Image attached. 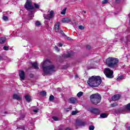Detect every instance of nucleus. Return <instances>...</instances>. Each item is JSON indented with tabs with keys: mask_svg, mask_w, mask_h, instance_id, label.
Segmentation results:
<instances>
[{
	"mask_svg": "<svg viewBox=\"0 0 130 130\" xmlns=\"http://www.w3.org/2000/svg\"><path fill=\"white\" fill-rule=\"evenodd\" d=\"M41 95H42V96H46V92L43 91L42 92H40Z\"/></svg>",
	"mask_w": 130,
	"mask_h": 130,
	"instance_id": "obj_29",
	"label": "nucleus"
},
{
	"mask_svg": "<svg viewBox=\"0 0 130 130\" xmlns=\"http://www.w3.org/2000/svg\"><path fill=\"white\" fill-rule=\"evenodd\" d=\"M44 18L45 20H50V19H51L50 18V16L49 15V14H48L47 15H44Z\"/></svg>",
	"mask_w": 130,
	"mask_h": 130,
	"instance_id": "obj_20",
	"label": "nucleus"
},
{
	"mask_svg": "<svg viewBox=\"0 0 130 130\" xmlns=\"http://www.w3.org/2000/svg\"><path fill=\"white\" fill-rule=\"evenodd\" d=\"M19 76L21 81H24L26 78L25 72L23 70H19Z\"/></svg>",
	"mask_w": 130,
	"mask_h": 130,
	"instance_id": "obj_8",
	"label": "nucleus"
},
{
	"mask_svg": "<svg viewBox=\"0 0 130 130\" xmlns=\"http://www.w3.org/2000/svg\"><path fill=\"white\" fill-rule=\"evenodd\" d=\"M108 3V0H104L102 1V4H107Z\"/></svg>",
	"mask_w": 130,
	"mask_h": 130,
	"instance_id": "obj_38",
	"label": "nucleus"
},
{
	"mask_svg": "<svg viewBox=\"0 0 130 130\" xmlns=\"http://www.w3.org/2000/svg\"><path fill=\"white\" fill-rule=\"evenodd\" d=\"M88 111H90L92 114H95V115H99L101 111L98 108H90L88 109Z\"/></svg>",
	"mask_w": 130,
	"mask_h": 130,
	"instance_id": "obj_7",
	"label": "nucleus"
},
{
	"mask_svg": "<svg viewBox=\"0 0 130 130\" xmlns=\"http://www.w3.org/2000/svg\"><path fill=\"white\" fill-rule=\"evenodd\" d=\"M32 67L35 70H38L39 69V67H38V64H37V62H35L32 63Z\"/></svg>",
	"mask_w": 130,
	"mask_h": 130,
	"instance_id": "obj_17",
	"label": "nucleus"
},
{
	"mask_svg": "<svg viewBox=\"0 0 130 130\" xmlns=\"http://www.w3.org/2000/svg\"><path fill=\"white\" fill-rule=\"evenodd\" d=\"M107 114L106 113H102L100 115V117L102 118H107Z\"/></svg>",
	"mask_w": 130,
	"mask_h": 130,
	"instance_id": "obj_21",
	"label": "nucleus"
},
{
	"mask_svg": "<svg viewBox=\"0 0 130 130\" xmlns=\"http://www.w3.org/2000/svg\"><path fill=\"white\" fill-rule=\"evenodd\" d=\"M89 98L90 102H91L92 104L97 105V104H99V103L101 102V99L102 98L101 97V95L98 93H96L91 94Z\"/></svg>",
	"mask_w": 130,
	"mask_h": 130,
	"instance_id": "obj_4",
	"label": "nucleus"
},
{
	"mask_svg": "<svg viewBox=\"0 0 130 130\" xmlns=\"http://www.w3.org/2000/svg\"><path fill=\"white\" fill-rule=\"evenodd\" d=\"M69 102L70 103H72V104H75L77 102V99L75 98H71L69 100Z\"/></svg>",
	"mask_w": 130,
	"mask_h": 130,
	"instance_id": "obj_12",
	"label": "nucleus"
},
{
	"mask_svg": "<svg viewBox=\"0 0 130 130\" xmlns=\"http://www.w3.org/2000/svg\"><path fill=\"white\" fill-rule=\"evenodd\" d=\"M3 19L4 21H8L9 20V18H8L7 16H3Z\"/></svg>",
	"mask_w": 130,
	"mask_h": 130,
	"instance_id": "obj_31",
	"label": "nucleus"
},
{
	"mask_svg": "<svg viewBox=\"0 0 130 130\" xmlns=\"http://www.w3.org/2000/svg\"><path fill=\"white\" fill-rule=\"evenodd\" d=\"M111 107H115V106H117V103H113L111 104Z\"/></svg>",
	"mask_w": 130,
	"mask_h": 130,
	"instance_id": "obj_35",
	"label": "nucleus"
},
{
	"mask_svg": "<svg viewBox=\"0 0 130 130\" xmlns=\"http://www.w3.org/2000/svg\"><path fill=\"white\" fill-rule=\"evenodd\" d=\"M67 40H72V39L70 38L69 37H67Z\"/></svg>",
	"mask_w": 130,
	"mask_h": 130,
	"instance_id": "obj_44",
	"label": "nucleus"
},
{
	"mask_svg": "<svg viewBox=\"0 0 130 130\" xmlns=\"http://www.w3.org/2000/svg\"><path fill=\"white\" fill-rule=\"evenodd\" d=\"M62 23H69L71 22V19L68 18H64L61 20Z\"/></svg>",
	"mask_w": 130,
	"mask_h": 130,
	"instance_id": "obj_16",
	"label": "nucleus"
},
{
	"mask_svg": "<svg viewBox=\"0 0 130 130\" xmlns=\"http://www.w3.org/2000/svg\"><path fill=\"white\" fill-rule=\"evenodd\" d=\"M75 77H76V78H79V77H78V75H75Z\"/></svg>",
	"mask_w": 130,
	"mask_h": 130,
	"instance_id": "obj_50",
	"label": "nucleus"
},
{
	"mask_svg": "<svg viewBox=\"0 0 130 130\" xmlns=\"http://www.w3.org/2000/svg\"><path fill=\"white\" fill-rule=\"evenodd\" d=\"M119 62L118 58L110 57L106 59V64L111 69H114Z\"/></svg>",
	"mask_w": 130,
	"mask_h": 130,
	"instance_id": "obj_3",
	"label": "nucleus"
},
{
	"mask_svg": "<svg viewBox=\"0 0 130 130\" xmlns=\"http://www.w3.org/2000/svg\"><path fill=\"white\" fill-rule=\"evenodd\" d=\"M24 98L28 103H30V102H31V96L30 95H26L24 96Z\"/></svg>",
	"mask_w": 130,
	"mask_h": 130,
	"instance_id": "obj_14",
	"label": "nucleus"
},
{
	"mask_svg": "<svg viewBox=\"0 0 130 130\" xmlns=\"http://www.w3.org/2000/svg\"><path fill=\"white\" fill-rule=\"evenodd\" d=\"M3 49H4V50L8 51V50H9V47H8V46H4L3 47Z\"/></svg>",
	"mask_w": 130,
	"mask_h": 130,
	"instance_id": "obj_37",
	"label": "nucleus"
},
{
	"mask_svg": "<svg viewBox=\"0 0 130 130\" xmlns=\"http://www.w3.org/2000/svg\"><path fill=\"white\" fill-rule=\"evenodd\" d=\"M59 47H61L62 46V44L61 43L59 44Z\"/></svg>",
	"mask_w": 130,
	"mask_h": 130,
	"instance_id": "obj_47",
	"label": "nucleus"
},
{
	"mask_svg": "<svg viewBox=\"0 0 130 130\" xmlns=\"http://www.w3.org/2000/svg\"><path fill=\"white\" fill-rule=\"evenodd\" d=\"M78 28L80 29V30H84V29H85V27H84L83 25H79Z\"/></svg>",
	"mask_w": 130,
	"mask_h": 130,
	"instance_id": "obj_32",
	"label": "nucleus"
},
{
	"mask_svg": "<svg viewBox=\"0 0 130 130\" xmlns=\"http://www.w3.org/2000/svg\"><path fill=\"white\" fill-rule=\"evenodd\" d=\"M83 94H84L83 92L80 91L77 93V97H81V96H83Z\"/></svg>",
	"mask_w": 130,
	"mask_h": 130,
	"instance_id": "obj_24",
	"label": "nucleus"
},
{
	"mask_svg": "<svg viewBox=\"0 0 130 130\" xmlns=\"http://www.w3.org/2000/svg\"><path fill=\"white\" fill-rule=\"evenodd\" d=\"M76 123L77 125H79L80 126H84L86 125V122L83 121L81 120H77Z\"/></svg>",
	"mask_w": 130,
	"mask_h": 130,
	"instance_id": "obj_10",
	"label": "nucleus"
},
{
	"mask_svg": "<svg viewBox=\"0 0 130 130\" xmlns=\"http://www.w3.org/2000/svg\"><path fill=\"white\" fill-rule=\"evenodd\" d=\"M34 6H35V9H39V8H40V6L39 4H37L36 3L34 4Z\"/></svg>",
	"mask_w": 130,
	"mask_h": 130,
	"instance_id": "obj_27",
	"label": "nucleus"
},
{
	"mask_svg": "<svg viewBox=\"0 0 130 130\" xmlns=\"http://www.w3.org/2000/svg\"><path fill=\"white\" fill-rule=\"evenodd\" d=\"M74 1H77V0H74Z\"/></svg>",
	"mask_w": 130,
	"mask_h": 130,
	"instance_id": "obj_52",
	"label": "nucleus"
},
{
	"mask_svg": "<svg viewBox=\"0 0 130 130\" xmlns=\"http://www.w3.org/2000/svg\"><path fill=\"white\" fill-rule=\"evenodd\" d=\"M83 13H84V14H86V12L85 11H83Z\"/></svg>",
	"mask_w": 130,
	"mask_h": 130,
	"instance_id": "obj_49",
	"label": "nucleus"
},
{
	"mask_svg": "<svg viewBox=\"0 0 130 130\" xmlns=\"http://www.w3.org/2000/svg\"><path fill=\"white\" fill-rule=\"evenodd\" d=\"M24 8L27 10L35 9L34 6H32V1L31 0H27L24 5Z\"/></svg>",
	"mask_w": 130,
	"mask_h": 130,
	"instance_id": "obj_6",
	"label": "nucleus"
},
{
	"mask_svg": "<svg viewBox=\"0 0 130 130\" xmlns=\"http://www.w3.org/2000/svg\"><path fill=\"white\" fill-rule=\"evenodd\" d=\"M95 128V126H94V125H90L89 127V130H94V129Z\"/></svg>",
	"mask_w": 130,
	"mask_h": 130,
	"instance_id": "obj_30",
	"label": "nucleus"
},
{
	"mask_svg": "<svg viewBox=\"0 0 130 130\" xmlns=\"http://www.w3.org/2000/svg\"><path fill=\"white\" fill-rule=\"evenodd\" d=\"M28 11V16H32L33 15V11L32 10H29Z\"/></svg>",
	"mask_w": 130,
	"mask_h": 130,
	"instance_id": "obj_26",
	"label": "nucleus"
},
{
	"mask_svg": "<svg viewBox=\"0 0 130 130\" xmlns=\"http://www.w3.org/2000/svg\"><path fill=\"white\" fill-rule=\"evenodd\" d=\"M120 98H121V95L120 94H115L112 97V101H117Z\"/></svg>",
	"mask_w": 130,
	"mask_h": 130,
	"instance_id": "obj_9",
	"label": "nucleus"
},
{
	"mask_svg": "<svg viewBox=\"0 0 130 130\" xmlns=\"http://www.w3.org/2000/svg\"><path fill=\"white\" fill-rule=\"evenodd\" d=\"M52 119L55 120V121H58L59 120V119H58V117H52Z\"/></svg>",
	"mask_w": 130,
	"mask_h": 130,
	"instance_id": "obj_28",
	"label": "nucleus"
},
{
	"mask_svg": "<svg viewBox=\"0 0 130 130\" xmlns=\"http://www.w3.org/2000/svg\"><path fill=\"white\" fill-rule=\"evenodd\" d=\"M101 83H102V79L99 76H92L87 81V84L90 87H98Z\"/></svg>",
	"mask_w": 130,
	"mask_h": 130,
	"instance_id": "obj_2",
	"label": "nucleus"
},
{
	"mask_svg": "<svg viewBox=\"0 0 130 130\" xmlns=\"http://www.w3.org/2000/svg\"><path fill=\"white\" fill-rule=\"evenodd\" d=\"M13 99H15V100H22V98L20 97L18 94H14L13 96Z\"/></svg>",
	"mask_w": 130,
	"mask_h": 130,
	"instance_id": "obj_13",
	"label": "nucleus"
},
{
	"mask_svg": "<svg viewBox=\"0 0 130 130\" xmlns=\"http://www.w3.org/2000/svg\"><path fill=\"white\" fill-rule=\"evenodd\" d=\"M6 40H7V39L5 37L0 38V44H4L6 42Z\"/></svg>",
	"mask_w": 130,
	"mask_h": 130,
	"instance_id": "obj_18",
	"label": "nucleus"
},
{
	"mask_svg": "<svg viewBox=\"0 0 130 130\" xmlns=\"http://www.w3.org/2000/svg\"><path fill=\"white\" fill-rule=\"evenodd\" d=\"M36 26H40L41 25V23L40 22V21H36Z\"/></svg>",
	"mask_w": 130,
	"mask_h": 130,
	"instance_id": "obj_33",
	"label": "nucleus"
},
{
	"mask_svg": "<svg viewBox=\"0 0 130 130\" xmlns=\"http://www.w3.org/2000/svg\"><path fill=\"white\" fill-rule=\"evenodd\" d=\"M65 130H72V129H71L70 127H67L65 129Z\"/></svg>",
	"mask_w": 130,
	"mask_h": 130,
	"instance_id": "obj_46",
	"label": "nucleus"
},
{
	"mask_svg": "<svg viewBox=\"0 0 130 130\" xmlns=\"http://www.w3.org/2000/svg\"><path fill=\"white\" fill-rule=\"evenodd\" d=\"M86 49L88 50H90V49H91V46L89 45H87L86 46Z\"/></svg>",
	"mask_w": 130,
	"mask_h": 130,
	"instance_id": "obj_39",
	"label": "nucleus"
},
{
	"mask_svg": "<svg viewBox=\"0 0 130 130\" xmlns=\"http://www.w3.org/2000/svg\"><path fill=\"white\" fill-rule=\"evenodd\" d=\"M66 111H67V112H69V111H70V109L69 108L66 109Z\"/></svg>",
	"mask_w": 130,
	"mask_h": 130,
	"instance_id": "obj_43",
	"label": "nucleus"
},
{
	"mask_svg": "<svg viewBox=\"0 0 130 130\" xmlns=\"http://www.w3.org/2000/svg\"><path fill=\"white\" fill-rule=\"evenodd\" d=\"M39 109H36L35 110H33V112H36V113H37V112H38Z\"/></svg>",
	"mask_w": 130,
	"mask_h": 130,
	"instance_id": "obj_40",
	"label": "nucleus"
},
{
	"mask_svg": "<svg viewBox=\"0 0 130 130\" xmlns=\"http://www.w3.org/2000/svg\"><path fill=\"white\" fill-rule=\"evenodd\" d=\"M104 73L107 78H108L109 79H112V78H113V71L110 70V69H105Z\"/></svg>",
	"mask_w": 130,
	"mask_h": 130,
	"instance_id": "obj_5",
	"label": "nucleus"
},
{
	"mask_svg": "<svg viewBox=\"0 0 130 130\" xmlns=\"http://www.w3.org/2000/svg\"><path fill=\"white\" fill-rule=\"evenodd\" d=\"M34 77V76L33 75V74L30 73V74H29V77H30L31 79H33Z\"/></svg>",
	"mask_w": 130,
	"mask_h": 130,
	"instance_id": "obj_41",
	"label": "nucleus"
},
{
	"mask_svg": "<svg viewBox=\"0 0 130 130\" xmlns=\"http://www.w3.org/2000/svg\"><path fill=\"white\" fill-rule=\"evenodd\" d=\"M123 77V76H120L117 78V80H121V79H122Z\"/></svg>",
	"mask_w": 130,
	"mask_h": 130,
	"instance_id": "obj_42",
	"label": "nucleus"
},
{
	"mask_svg": "<svg viewBox=\"0 0 130 130\" xmlns=\"http://www.w3.org/2000/svg\"><path fill=\"white\" fill-rule=\"evenodd\" d=\"M59 25H60L59 22L57 21L55 24V32H59Z\"/></svg>",
	"mask_w": 130,
	"mask_h": 130,
	"instance_id": "obj_11",
	"label": "nucleus"
},
{
	"mask_svg": "<svg viewBox=\"0 0 130 130\" xmlns=\"http://www.w3.org/2000/svg\"><path fill=\"white\" fill-rule=\"evenodd\" d=\"M50 14H49L50 16V18H51V19H52V18H53V17L54 16V11H53V10L50 11Z\"/></svg>",
	"mask_w": 130,
	"mask_h": 130,
	"instance_id": "obj_19",
	"label": "nucleus"
},
{
	"mask_svg": "<svg viewBox=\"0 0 130 130\" xmlns=\"http://www.w3.org/2000/svg\"><path fill=\"white\" fill-rule=\"evenodd\" d=\"M62 56L64 58H69V57H72V54H71V53H68V54H64L62 55Z\"/></svg>",
	"mask_w": 130,
	"mask_h": 130,
	"instance_id": "obj_15",
	"label": "nucleus"
},
{
	"mask_svg": "<svg viewBox=\"0 0 130 130\" xmlns=\"http://www.w3.org/2000/svg\"><path fill=\"white\" fill-rule=\"evenodd\" d=\"M53 100H54V96H53V95H51L49 96V101H53Z\"/></svg>",
	"mask_w": 130,
	"mask_h": 130,
	"instance_id": "obj_25",
	"label": "nucleus"
},
{
	"mask_svg": "<svg viewBox=\"0 0 130 130\" xmlns=\"http://www.w3.org/2000/svg\"><path fill=\"white\" fill-rule=\"evenodd\" d=\"M67 8H65L62 10V11L61 12V15H66V13H67Z\"/></svg>",
	"mask_w": 130,
	"mask_h": 130,
	"instance_id": "obj_23",
	"label": "nucleus"
},
{
	"mask_svg": "<svg viewBox=\"0 0 130 130\" xmlns=\"http://www.w3.org/2000/svg\"><path fill=\"white\" fill-rule=\"evenodd\" d=\"M125 109L128 111H130V103L125 106Z\"/></svg>",
	"mask_w": 130,
	"mask_h": 130,
	"instance_id": "obj_22",
	"label": "nucleus"
},
{
	"mask_svg": "<svg viewBox=\"0 0 130 130\" xmlns=\"http://www.w3.org/2000/svg\"><path fill=\"white\" fill-rule=\"evenodd\" d=\"M128 130H130V126L128 127Z\"/></svg>",
	"mask_w": 130,
	"mask_h": 130,
	"instance_id": "obj_51",
	"label": "nucleus"
},
{
	"mask_svg": "<svg viewBox=\"0 0 130 130\" xmlns=\"http://www.w3.org/2000/svg\"><path fill=\"white\" fill-rule=\"evenodd\" d=\"M3 56H0V61L3 60Z\"/></svg>",
	"mask_w": 130,
	"mask_h": 130,
	"instance_id": "obj_45",
	"label": "nucleus"
},
{
	"mask_svg": "<svg viewBox=\"0 0 130 130\" xmlns=\"http://www.w3.org/2000/svg\"><path fill=\"white\" fill-rule=\"evenodd\" d=\"M42 68L44 73L43 76L51 75V73L55 71V67L51 64V61L49 60H46L41 63Z\"/></svg>",
	"mask_w": 130,
	"mask_h": 130,
	"instance_id": "obj_1",
	"label": "nucleus"
},
{
	"mask_svg": "<svg viewBox=\"0 0 130 130\" xmlns=\"http://www.w3.org/2000/svg\"><path fill=\"white\" fill-rule=\"evenodd\" d=\"M119 1H120V0H115V2H116V3L118 4V3H119Z\"/></svg>",
	"mask_w": 130,
	"mask_h": 130,
	"instance_id": "obj_48",
	"label": "nucleus"
},
{
	"mask_svg": "<svg viewBox=\"0 0 130 130\" xmlns=\"http://www.w3.org/2000/svg\"><path fill=\"white\" fill-rule=\"evenodd\" d=\"M78 111H73L72 112V115H76L77 113H78Z\"/></svg>",
	"mask_w": 130,
	"mask_h": 130,
	"instance_id": "obj_34",
	"label": "nucleus"
},
{
	"mask_svg": "<svg viewBox=\"0 0 130 130\" xmlns=\"http://www.w3.org/2000/svg\"><path fill=\"white\" fill-rule=\"evenodd\" d=\"M60 33H61V34L62 35V36H64V37H67V35H66V34H64V32H63V31H62V30L60 31Z\"/></svg>",
	"mask_w": 130,
	"mask_h": 130,
	"instance_id": "obj_36",
	"label": "nucleus"
}]
</instances>
